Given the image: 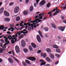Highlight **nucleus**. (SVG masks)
Wrapping results in <instances>:
<instances>
[{"mask_svg":"<svg viewBox=\"0 0 66 66\" xmlns=\"http://www.w3.org/2000/svg\"><path fill=\"white\" fill-rule=\"evenodd\" d=\"M20 19V18L19 17V16H17L16 17V21H19V20Z\"/></svg>","mask_w":66,"mask_h":66,"instance_id":"obj_22","label":"nucleus"},{"mask_svg":"<svg viewBox=\"0 0 66 66\" xmlns=\"http://www.w3.org/2000/svg\"><path fill=\"white\" fill-rule=\"evenodd\" d=\"M21 45L22 47H25L26 46V43L24 40H22L21 41Z\"/></svg>","mask_w":66,"mask_h":66,"instance_id":"obj_9","label":"nucleus"},{"mask_svg":"<svg viewBox=\"0 0 66 66\" xmlns=\"http://www.w3.org/2000/svg\"><path fill=\"white\" fill-rule=\"evenodd\" d=\"M1 43H4V41H3V39H1Z\"/></svg>","mask_w":66,"mask_h":66,"instance_id":"obj_44","label":"nucleus"},{"mask_svg":"<svg viewBox=\"0 0 66 66\" xmlns=\"http://www.w3.org/2000/svg\"><path fill=\"white\" fill-rule=\"evenodd\" d=\"M23 51L24 52H26V53L28 52V49L27 48H24L23 49Z\"/></svg>","mask_w":66,"mask_h":66,"instance_id":"obj_31","label":"nucleus"},{"mask_svg":"<svg viewBox=\"0 0 66 66\" xmlns=\"http://www.w3.org/2000/svg\"><path fill=\"white\" fill-rule=\"evenodd\" d=\"M36 38L38 42H39V43H40L42 41V40H41V38H40V36L39 35H37Z\"/></svg>","mask_w":66,"mask_h":66,"instance_id":"obj_5","label":"nucleus"},{"mask_svg":"<svg viewBox=\"0 0 66 66\" xmlns=\"http://www.w3.org/2000/svg\"><path fill=\"white\" fill-rule=\"evenodd\" d=\"M33 9H34L33 6H31L29 9L30 11V12H32L33 10Z\"/></svg>","mask_w":66,"mask_h":66,"instance_id":"obj_20","label":"nucleus"},{"mask_svg":"<svg viewBox=\"0 0 66 66\" xmlns=\"http://www.w3.org/2000/svg\"><path fill=\"white\" fill-rule=\"evenodd\" d=\"M10 37H11V35H9V37H8L7 38H6L4 39V40L5 41V42L6 43H7V42H9V41H8L7 40H8V39H9V38Z\"/></svg>","mask_w":66,"mask_h":66,"instance_id":"obj_13","label":"nucleus"},{"mask_svg":"<svg viewBox=\"0 0 66 66\" xmlns=\"http://www.w3.org/2000/svg\"><path fill=\"white\" fill-rule=\"evenodd\" d=\"M39 35L40 36L42 37V38H43L44 37L43 35H42V32L40 31L39 30L38 31Z\"/></svg>","mask_w":66,"mask_h":66,"instance_id":"obj_19","label":"nucleus"},{"mask_svg":"<svg viewBox=\"0 0 66 66\" xmlns=\"http://www.w3.org/2000/svg\"><path fill=\"white\" fill-rule=\"evenodd\" d=\"M3 36H4V35H2V36H0V38H2V37H3Z\"/></svg>","mask_w":66,"mask_h":66,"instance_id":"obj_62","label":"nucleus"},{"mask_svg":"<svg viewBox=\"0 0 66 66\" xmlns=\"http://www.w3.org/2000/svg\"><path fill=\"white\" fill-rule=\"evenodd\" d=\"M3 11H4V8L2 7L0 9V13L1 14L3 13Z\"/></svg>","mask_w":66,"mask_h":66,"instance_id":"obj_21","label":"nucleus"},{"mask_svg":"<svg viewBox=\"0 0 66 66\" xmlns=\"http://www.w3.org/2000/svg\"><path fill=\"white\" fill-rule=\"evenodd\" d=\"M63 22L66 24V20H64L63 21Z\"/></svg>","mask_w":66,"mask_h":66,"instance_id":"obj_48","label":"nucleus"},{"mask_svg":"<svg viewBox=\"0 0 66 66\" xmlns=\"http://www.w3.org/2000/svg\"><path fill=\"white\" fill-rule=\"evenodd\" d=\"M46 51H47V53H50L51 51V50H50V48H48L46 50Z\"/></svg>","mask_w":66,"mask_h":66,"instance_id":"obj_15","label":"nucleus"},{"mask_svg":"<svg viewBox=\"0 0 66 66\" xmlns=\"http://www.w3.org/2000/svg\"><path fill=\"white\" fill-rule=\"evenodd\" d=\"M41 56L42 57L43 56L44 58H45V57H46V53L43 54L41 55Z\"/></svg>","mask_w":66,"mask_h":66,"instance_id":"obj_25","label":"nucleus"},{"mask_svg":"<svg viewBox=\"0 0 66 66\" xmlns=\"http://www.w3.org/2000/svg\"><path fill=\"white\" fill-rule=\"evenodd\" d=\"M51 26L53 28H54V29H55V28H56V25H55V24L53 23H52Z\"/></svg>","mask_w":66,"mask_h":66,"instance_id":"obj_16","label":"nucleus"},{"mask_svg":"<svg viewBox=\"0 0 66 66\" xmlns=\"http://www.w3.org/2000/svg\"><path fill=\"white\" fill-rule=\"evenodd\" d=\"M3 52L2 50H0V53H3Z\"/></svg>","mask_w":66,"mask_h":66,"instance_id":"obj_64","label":"nucleus"},{"mask_svg":"<svg viewBox=\"0 0 66 66\" xmlns=\"http://www.w3.org/2000/svg\"><path fill=\"white\" fill-rule=\"evenodd\" d=\"M31 45L32 46L33 48H35L36 47V45L34 43H31Z\"/></svg>","mask_w":66,"mask_h":66,"instance_id":"obj_18","label":"nucleus"},{"mask_svg":"<svg viewBox=\"0 0 66 66\" xmlns=\"http://www.w3.org/2000/svg\"><path fill=\"white\" fill-rule=\"evenodd\" d=\"M27 33H28V31H26L25 32H23V34H27Z\"/></svg>","mask_w":66,"mask_h":66,"instance_id":"obj_47","label":"nucleus"},{"mask_svg":"<svg viewBox=\"0 0 66 66\" xmlns=\"http://www.w3.org/2000/svg\"><path fill=\"white\" fill-rule=\"evenodd\" d=\"M4 15L6 17L10 16V14L7 11H4Z\"/></svg>","mask_w":66,"mask_h":66,"instance_id":"obj_8","label":"nucleus"},{"mask_svg":"<svg viewBox=\"0 0 66 66\" xmlns=\"http://www.w3.org/2000/svg\"><path fill=\"white\" fill-rule=\"evenodd\" d=\"M21 36H19V37H18V38H19V39H20L21 38H22V37H23V36H24V35H23V34H22L21 35Z\"/></svg>","mask_w":66,"mask_h":66,"instance_id":"obj_33","label":"nucleus"},{"mask_svg":"<svg viewBox=\"0 0 66 66\" xmlns=\"http://www.w3.org/2000/svg\"><path fill=\"white\" fill-rule=\"evenodd\" d=\"M10 27H14V26H15V25L14 24L13 25L12 24H10Z\"/></svg>","mask_w":66,"mask_h":66,"instance_id":"obj_40","label":"nucleus"},{"mask_svg":"<svg viewBox=\"0 0 66 66\" xmlns=\"http://www.w3.org/2000/svg\"><path fill=\"white\" fill-rule=\"evenodd\" d=\"M39 61L40 62H42L40 64V65H43L46 64V62H45V61H44V60L43 59H41L39 60Z\"/></svg>","mask_w":66,"mask_h":66,"instance_id":"obj_7","label":"nucleus"},{"mask_svg":"<svg viewBox=\"0 0 66 66\" xmlns=\"http://www.w3.org/2000/svg\"><path fill=\"white\" fill-rule=\"evenodd\" d=\"M55 56H57V57L59 58V57H60V55H59L57 54H55Z\"/></svg>","mask_w":66,"mask_h":66,"instance_id":"obj_39","label":"nucleus"},{"mask_svg":"<svg viewBox=\"0 0 66 66\" xmlns=\"http://www.w3.org/2000/svg\"><path fill=\"white\" fill-rule=\"evenodd\" d=\"M57 38L58 39H61V37H60V36H58Z\"/></svg>","mask_w":66,"mask_h":66,"instance_id":"obj_50","label":"nucleus"},{"mask_svg":"<svg viewBox=\"0 0 66 66\" xmlns=\"http://www.w3.org/2000/svg\"><path fill=\"white\" fill-rule=\"evenodd\" d=\"M39 17V15H37L35 17V18H38Z\"/></svg>","mask_w":66,"mask_h":66,"instance_id":"obj_56","label":"nucleus"},{"mask_svg":"<svg viewBox=\"0 0 66 66\" xmlns=\"http://www.w3.org/2000/svg\"><path fill=\"white\" fill-rule=\"evenodd\" d=\"M42 20H40L39 19V20H38V22H42Z\"/></svg>","mask_w":66,"mask_h":66,"instance_id":"obj_54","label":"nucleus"},{"mask_svg":"<svg viewBox=\"0 0 66 66\" xmlns=\"http://www.w3.org/2000/svg\"><path fill=\"white\" fill-rule=\"evenodd\" d=\"M12 53L13 55V56H15V53L13 50H12Z\"/></svg>","mask_w":66,"mask_h":66,"instance_id":"obj_42","label":"nucleus"},{"mask_svg":"<svg viewBox=\"0 0 66 66\" xmlns=\"http://www.w3.org/2000/svg\"><path fill=\"white\" fill-rule=\"evenodd\" d=\"M55 10H56L55 9H54L53 10H52L51 11V12H54V11H55Z\"/></svg>","mask_w":66,"mask_h":66,"instance_id":"obj_55","label":"nucleus"},{"mask_svg":"<svg viewBox=\"0 0 66 66\" xmlns=\"http://www.w3.org/2000/svg\"><path fill=\"white\" fill-rule=\"evenodd\" d=\"M19 30H21L22 29H23V28H22V27H21V28H19Z\"/></svg>","mask_w":66,"mask_h":66,"instance_id":"obj_57","label":"nucleus"},{"mask_svg":"<svg viewBox=\"0 0 66 66\" xmlns=\"http://www.w3.org/2000/svg\"><path fill=\"white\" fill-rule=\"evenodd\" d=\"M8 60L9 61L10 63L11 64H13V63H14V61H13V60H12V59L11 58L9 57L8 58Z\"/></svg>","mask_w":66,"mask_h":66,"instance_id":"obj_10","label":"nucleus"},{"mask_svg":"<svg viewBox=\"0 0 66 66\" xmlns=\"http://www.w3.org/2000/svg\"><path fill=\"white\" fill-rule=\"evenodd\" d=\"M28 13V12L27 11H24L23 12V14L24 15H27Z\"/></svg>","mask_w":66,"mask_h":66,"instance_id":"obj_24","label":"nucleus"},{"mask_svg":"<svg viewBox=\"0 0 66 66\" xmlns=\"http://www.w3.org/2000/svg\"><path fill=\"white\" fill-rule=\"evenodd\" d=\"M27 59L28 60H31L32 61H35V60H36V58L34 57H27Z\"/></svg>","mask_w":66,"mask_h":66,"instance_id":"obj_3","label":"nucleus"},{"mask_svg":"<svg viewBox=\"0 0 66 66\" xmlns=\"http://www.w3.org/2000/svg\"><path fill=\"white\" fill-rule=\"evenodd\" d=\"M15 49L17 53H19V52L20 49H19V46L18 45H16L15 46Z\"/></svg>","mask_w":66,"mask_h":66,"instance_id":"obj_4","label":"nucleus"},{"mask_svg":"<svg viewBox=\"0 0 66 66\" xmlns=\"http://www.w3.org/2000/svg\"><path fill=\"white\" fill-rule=\"evenodd\" d=\"M11 44H14L15 43V42L14 40H11Z\"/></svg>","mask_w":66,"mask_h":66,"instance_id":"obj_41","label":"nucleus"},{"mask_svg":"<svg viewBox=\"0 0 66 66\" xmlns=\"http://www.w3.org/2000/svg\"><path fill=\"white\" fill-rule=\"evenodd\" d=\"M14 2H11L9 4V5L10 6H12V5H13L14 4Z\"/></svg>","mask_w":66,"mask_h":66,"instance_id":"obj_37","label":"nucleus"},{"mask_svg":"<svg viewBox=\"0 0 66 66\" xmlns=\"http://www.w3.org/2000/svg\"><path fill=\"white\" fill-rule=\"evenodd\" d=\"M29 48L30 50L31 51H32L33 49H32V47L31 45H29Z\"/></svg>","mask_w":66,"mask_h":66,"instance_id":"obj_30","label":"nucleus"},{"mask_svg":"<svg viewBox=\"0 0 66 66\" xmlns=\"http://www.w3.org/2000/svg\"><path fill=\"white\" fill-rule=\"evenodd\" d=\"M28 30H29V31H31V27H29Z\"/></svg>","mask_w":66,"mask_h":66,"instance_id":"obj_59","label":"nucleus"},{"mask_svg":"<svg viewBox=\"0 0 66 66\" xmlns=\"http://www.w3.org/2000/svg\"><path fill=\"white\" fill-rule=\"evenodd\" d=\"M51 5V4H50V3H48L47 5V7L48 8Z\"/></svg>","mask_w":66,"mask_h":66,"instance_id":"obj_36","label":"nucleus"},{"mask_svg":"<svg viewBox=\"0 0 66 66\" xmlns=\"http://www.w3.org/2000/svg\"><path fill=\"white\" fill-rule=\"evenodd\" d=\"M4 27L3 25L1 26L0 27V30H2L4 29Z\"/></svg>","mask_w":66,"mask_h":66,"instance_id":"obj_28","label":"nucleus"},{"mask_svg":"<svg viewBox=\"0 0 66 66\" xmlns=\"http://www.w3.org/2000/svg\"><path fill=\"white\" fill-rule=\"evenodd\" d=\"M23 32H23V30L21 31V32L20 31V33L21 34V33H23Z\"/></svg>","mask_w":66,"mask_h":66,"instance_id":"obj_63","label":"nucleus"},{"mask_svg":"<svg viewBox=\"0 0 66 66\" xmlns=\"http://www.w3.org/2000/svg\"><path fill=\"white\" fill-rule=\"evenodd\" d=\"M43 29L46 32H48V30H49V29L48 27H45L43 28Z\"/></svg>","mask_w":66,"mask_h":66,"instance_id":"obj_23","label":"nucleus"},{"mask_svg":"<svg viewBox=\"0 0 66 66\" xmlns=\"http://www.w3.org/2000/svg\"><path fill=\"white\" fill-rule=\"evenodd\" d=\"M46 60L48 62H50L51 60H50V59L48 57H46Z\"/></svg>","mask_w":66,"mask_h":66,"instance_id":"obj_32","label":"nucleus"},{"mask_svg":"<svg viewBox=\"0 0 66 66\" xmlns=\"http://www.w3.org/2000/svg\"><path fill=\"white\" fill-rule=\"evenodd\" d=\"M56 12L53 14L54 16V15H56L57 13H59V12L60 11V10H59V9H56Z\"/></svg>","mask_w":66,"mask_h":66,"instance_id":"obj_14","label":"nucleus"},{"mask_svg":"<svg viewBox=\"0 0 66 66\" xmlns=\"http://www.w3.org/2000/svg\"><path fill=\"white\" fill-rule=\"evenodd\" d=\"M46 4V1L44 0L42 1L39 3V5L40 6H43L44 5H45Z\"/></svg>","mask_w":66,"mask_h":66,"instance_id":"obj_2","label":"nucleus"},{"mask_svg":"<svg viewBox=\"0 0 66 66\" xmlns=\"http://www.w3.org/2000/svg\"><path fill=\"white\" fill-rule=\"evenodd\" d=\"M50 55L51 58L52 59H54V55H53V54H50Z\"/></svg>","mask_w":66,"mask_h":66,"instance_id":"obj_29","label":"nucleus"},{"mask_svg":"<svg viewBox=\"0 0 66 66\" xmlns=\"http://www.w3.org/2000/svg\"><path fill=\"white\" fill-rule=\"evenodd\" d=\"M34 5L35 7H36V4H35V3H34Z\"/></svg>","mask_w":66,"mask_h":66,"instance_id":"obj_60","label":"nucleus"},{"mask_svg":"<svg viewBox=\"0 0 66 66\" xmlns=\"http://www.w3.org/2000/svg\"><path fill=\"white\" fill-rule=\"evenodd\" d=\"M4 19V21L6 22H9L10 21V19L9 18H6Z\"/></svg>","mask_w":66,"mask_h":66,"instance_id":"obj_12","label":"nucleus"},{"mask_svg":"<svg viewBox=\"0 0 66 66\" xmlns=\"http://www.w3.org/2000/svg\"><path fill=\"white\" fill-rule=\"evenodd\" d=\"M22 65L24 66H27V64L25 62H24V61L22 62Z\"/></svg>","mask_w":66,"mask_h":66,"instance_id":"obj_26","label":"nucleus"},{"mask_svg":"<svg viewBox=\"0 0 66 66\" xmlns=\"http://www.w3.org/2000/svg\"><path fill=\"white\" fill-rule=\"evenodd\" d=\"M58 63H59V61H57V62H55V64H58Z\"/></svg>","mask_w":66,"mask_h":66,"instance_id":"obj_61","label":"nucleus"},{"mask_svg":"<svg viewBox=\"0 0 66 66\" xmlns=\"http://www.w3.org/2000/svg\"><path fill=\"white\" fill-rule=\"evenodd\" d=\"M53 48H58L59 47L57 45H53Z\"/></svg>","mask_w":66,"mask_h":66,"instance_id":"obj_35","label":"nucleus"},{"mask_svg":"<svg viewBox=\"0 0 66 66\" xmlns=\"http://www.w3.org/2000/svg\"><path fill=\"white\" fill-rule=\"evenodd\" d=\"M7 43H5L4 44V47H5V46H6V45H8V44L10 43V42H7Z\"/></svg>","mask_w":66,"mask_h":66,"instance_id":"obj_34","label":"nucleus"},{"mask_svg":"<svg viewBox=\"0 0 66 66\" xmlns=\"http://www.w3.org/2000/svg\"><path fill=\"white\" fill-rule=\"evenodd\" d=\"M25 62H26V63L28 64H31V62H30L28 60H25Z\"/></svg>","mask_w":66,"mask_h":66,"instance_id":"obj_27","label":"nucleus"},{"mask_svg":"<svg viewBox=\"0 0 66 66\" xmlns=\"http://www.w3.org/2000/svg\"><path fill=\"white\" fill-rule=\"evenodd\" d=\"M13 57V58H14V59H15V61H16L18 63H19V61H18V60H17V59H16V58H15V57Z\"/></svg>","mask_w":66,"mask_h":66,"instance_id":"obj_38","label":"nucleus"},{"mask_svg":"<svg viewBox=\"0 0 66 66\" xmlns=\"http://www.w3.org/2000/svg\"><path fill=\"white\" fill-rule=\"evenodd\" d=\"M65 28V27L60 26V27L58 28V29L59 30H61V31H63L64 30Z\"/></svg>","mask_w":66,"mask_h":66,"instance_id":"obj_11","label":"nucleus"},{"mask_svg":"<svg viewBox=\"0 0 66 66\" xmlns=\"http://www.w3.org/2000/svg\"><path fill=\"white\" fill-rule=\"evenodd\" d=\"M40 52H41V50H39L37 52V53H40Z\"/></svg>","mask_w":66,"mask_h":66,"instance_id":"obj_49","label":"nucleus"},{"mask_svg":"<svg viewBox=\"0 0 66 66\" xmlns=\"http://www.w3.org/2000/svg\"><path fill=\"white\" fill-rule=\"evenodd\" d=\"M45 37H47V38H48V35H47V34H46L45 35Z\"/></svg>","mask_w":66,"mask_h":66,"instance_id":"obj_58","label":"nucleus"},{"mask_svg":"<svg viewBox=\"0 0 66 66\" xmlns=\"http://www.w3.org/2000/svg\"><path fill=\"white\" fill-rule=\"evenodd\" d=\"M56 51L57 52H60V50L59 49H56Z\"/></svg>","mask_w":66,"mask_h":66,"instance_id":"obj_43","label":"nucleus"},{"mask_svg":"<svg viewBox=\"0 0 66 66\" xmlns=\"http://www.w3.org/2000/svg\"><path fill=\"white\" fill-rule=\"evenodd\" d=\"M3 62V60L2 59L0 58V63H2Z\"/></svg>","mask_w":66,"mask_h":66,"instance_id":"obj_45","label":"nucleus"},{"mask_svg":"<svg viewBox=\"0 0 66 66\" xmlns=\"http://www.w3.org/2000/svg\"><path fill=\"white\" fill-rule=\"evenodd\" d=\"M17 34H18V35H20L21 34L20 33V31H19L17 32L15 35V36L16 37H18V35H17Z\"/></svg>","mask_w":66,"mask_h":66,"instance_id":"obj_17","label":"nucleus"},{"mask_svg":"<svg viewBox=\"0 0 66 66\" xmlns=\"http://www.w3.org/2000/svg\"><path fill=\"white\" fill-rule=\"evenodd\" d=\"M28 24L29 26H31V27H34L33 26V24L31 23V24H30V22H29L28 23H24V26H27Z\"/></svg>","mask_w":66,"mask_h":66,"instance_id":"obj_6","label":"nucleus"},{"mask_svg":"<svg viewBox=\"0 0 66 66\" xmlns=\"http://www.w3.org/2000/svg\"><path fill=\"white\" fill-rule=\"evenodd\" d=\"M7 34H9V35H10V34H11V33L10 32V31H7Z\"/></svg>","mask_w":66,"mask_h":66,"instance_id":"obj_46","label":"nucleus"},{"mask_svg":"<svg viewBox=\"0 0 66 66\" xmlns=\"http://www.w3.org/2000/svg\"><path fill=\"white\" fill-rule=\"evenodd\" d=\"M19 11V7L17 6L15 7L14 9V12L15 13H18Z\"/></svg>","mask_w":66,"mask_h":66,"instance_id":"obj_1","label":"nucleus"},{"mask_svg":"<svg viewBox=\"0 0 66 66\" xmlns=\"http://www.w3.org/2000/svg\"><path fill=\"white\" fill-rule=\"evenodd\" d=\"M39 19H42V18H43V16H41L40 17L39 16Z\"/></svg>","mask_w":66,"mask_h":66,"instance_id":"obj_53","label":"nucleus"},{"mask_svg":"<svg viewBox=\"0 0 66 66\" xmlns=\"http://www.w3.org/2000/svg\"><path fill=\"white\" fill-rule=\"evenodd\" d=\"M29 0H26V3H28V2H29Z\"/></svg>","mask_w":66,"mask_h":66,"instance_id":"obj_52","label":"nucleus"},{"mask_svg":"<svg viewBox=\"0 0 66 66\" xmlns=\"http://www.w3.org/2000/svg\"><path fill=\"white\" fill-rule=\"evenodd\" d=\"M39 0H37L36 1V2L37 3V4H38V2L39 1Z\"/></svg>","mask_w":66,"mask_h":66,"instance_id":"obj_51","label":"nucleus"}]
</instances>
